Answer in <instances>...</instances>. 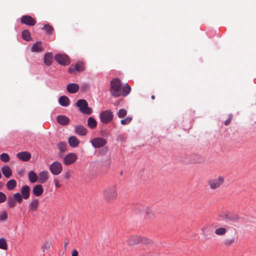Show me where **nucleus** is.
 <instances>
[{
	"label": "nucleus",
	"mask_w": 256,
	"mask_h": 256,
	"mask_svg": "<svg viewBox=\"0 0 256 256\" xmlns=\"http://www.w3.org/2000/svg\"><path fill=\"white\" fill-rule=\"evenodd\" d=\"M131 88L128 84L122 86L120 80L118 78H113L110 82V92L112 96L118 98L126 96L130 92Z\"/></svg>",
	"instance_id": "f257e3e1"
},
{
	"label": "nucleus",
	"mask_w": 256,
	"mask_h": 256,
	"mask_svg": "<svg viewBox=\"0 0 256 256\" xmlns=\"http://www.w3.org/2000/svg\"><path fill=\"white\" fill-rule=\"evenodd\" d=\"M104 199L107 202H113L117 198L118 196V186L116 184L110 185L102 191Z\"/></svg>",
	"instance_id": "f03ea898"
},
{
	"label": "nucleus",
	"mask_w": 256,
	"mask_h": 256,
	"mask_svg": "<svg viewBox=\"0 0 256 256\" xmlns=\"http://www.w3.org/2000/svg\"><path fill=\"white\" fill-rule=\"evenodd\" d=\"M225 178L222 176H218L213 178L210 179L208 184L212 190H215L220 188L224 182Z\"/></svg>",
	"instance_id": "7ed1b4c3"
},
{
	"label": "nucleus",
	"mask_w": 256,
	"mask_h": 256,
	"mask_svg": "<svg viewBox=\"0 0 256 256\" xmlns=\"http://www.w3.org/2000/svg\"><path fill=\"white\" fill-rule=\"evenodd\" d=\"M76 106L79 108L80 110L84 114H90L92 110L88 107L87 102L84 99H80L77 101Z\"/></svg>",
	"instance_id": "20e7f679"
},
{
	"label": "nucleus",
	"mask_w": 256,
	"mask_h": 256,
	"mask_svg": "<svg viewBox=\"0 0 256 256\" xmlns=\"http://www.w3.org/2000/svg\"><path fill=\"white\" fill-rule=\"evenodd\" d=\"M50 170L54 175H58L62 170V166L58 161L53 162L50 166Z\"/></svg>",
	"instance_id": "39448f33"
},
{
	"label": "nucleus",
	"mask_w": 256,
	"mask_h": 256,
	"mask_svg": "<svg viewBox=\"0 0 256 256\" xmlns=\"http://www.w3.org/2000/svg\"><path fill=\"white\" fill-rule=\"evenodd\" d=\"M113 118L112 112L109 110H106L102 112L100 114V119L104 124H108L110 122Z\"/></svg>",
	"instance_id": "423d86ee"
},
{
	"label": "nucleus",
	"mask_w": 256,
	"mask_h": 256,
	"mask_svg": "<svg viewBox=\"0 0 256 256\" xmlns=\"http://www.w3.org/2000/svg\"><path fill=\"white\" fill-rule=\"evenodd\" d=\"M55 60L56 62L62 65H68L70 62L69 58L64 54H58L55 56Z\"/></svg>",
	"instance_id": "0eeeda50"
},
{
	"label": "nucleus",
	"mask_w": 256,
	"mask_h": 256,
	"mask_svg": "<svg viewBox=\"0 0 256 256\" xmlns=\"http://www.w3.org/2000/svg\"><path fill=\"white\" fill-rule=\"evenodd\" d=\"M78 156L74 153H69L67 154L63 160V162L66 165H70L74 164L77 160Z\"/></svg>",
	"instance_id": "6e6552de"
},
{
	"label": "nucleus",
	"mask_w": 256,
	"mask_h": 256,
	"mask_svg": "<svg viewBox=\"0 0 256 256\" xmlns=\"http://www.w3.org/2000/svg\"><path fill=\"white\" fill-rule=\"evenodd\" d=\"M84 69V64L82 62H78L74 65H72L68 69L70 73L75 74L76 72H82Z\"/></svg>",
	"instance_id": "1a4fd4ad"
},
{
	"label": "nucleus",
	"mask_w": 256,
	"mask_h": 256,
	"mask_svg": "<svg viewBox=\"0 0 256 256\" xmlns=\"http://www.w3.org/2000/svg\"><path fill=\"white\" fill-rule=\"evenodd\" d=\"M92 146L95 148H100L106 144L105 139L102 138H96L91 140Z\"/></svg>",
	"instance_id": "9d476101"
},
{
	"label": "nucleus",
	"mask_w": 256,
	"mask_h": 256,
	"mask_svg": "<svg viewBox=\"0 0 256 256\" xmlns=\"http://www.w3.org/2000/svg\"><path fill=\"white\" fill-rule=\"evenodd\" d=\"M21 23L28 26H34L36 24V22L32 16L26 15L22 16L20 18Z\"/></svg>",
	"instance_id": "9b49d317"
},
{
	"label": "nucleus",
	"mask_w": 256,
	"mask_h": 256,
	"mask_svg": "<svg viewBox=\"0 0 256 256\" xmlns=\"http://www.w3.org/2000/svg\"><path fill=\"white\" fill-rule=\"evenodd\" d=\"M206 162L205 158L200 154H195L192 156L189 162L191 164H204Z\"/></svg>",
	"instance_id": "f8f14e48"
},
{
	"label": "nucleus",
	"mask_w": 256,
	"mask_h": 256,
	"mask_svg": "<svg viewBox=\"0 0 256 256\" xmlns=\"http://www.w3.org/2000/svg\"><path fill=\"white\" fill-rule=\"evenodd\" d=\"M31 154L28 152H22L16 154V157L22 161L28 162L31 158Z\"/></svg>",
	"instance_id": "ddd939ff"
},
{
	"label": "nucleus",
	"mask_w": 256,
	"mask_h": 256,
	"mask_svg": "<svg viewBox=\"0 0 256 256\" xmlns=\"http://www.w3.org/2000/svg\"><path fill=\"white\" fill-rule=\"evenodd\" d=\"M76 133L80 136H86L87 134L86 128L82 125H76L74 127Z\"/></svg>",
	"instance_id": "4468645a"
},
{
	"label": "nucleus",
	"mask_w": 256,
	"mask_h": 256,
	"mask_svg": "<svg viewBox=\"0 0 256 256\" xmlns=\"http://www.w3.org/2000/svg\"><path fill=\"white\" fill-rule=\"evenodd\" d=\"M38 176L39 182L44 183L48 178V172L47 170H43L38 174Z\"/></svg>",
	"instance_id": "2eb2a0df"
},
{
	"label": "nucleus",
	"mask_w": 256,
	"mask_h": 256,
	"mask_svg": "<svg viewBox=\"0 0 256 256\" xmlns=\"http://www.w3.org/2000/svg\"><path fill=\"white\" fill-rule=\"evenodd\" d=\"M140 236H132L128 240L130 246H134L140 243Z\"/></svg>",
	"instance_id": "dca6fc26"
},
{
	"label": "nucleus",
	"mask_w": 256,
	"mask_h": 256,
	"mask_svg": "<svg viewBox=\"0 0 256 256\" xmlns=\"http://www.w3.org/2000/svg\"><path fill=\"white\" fill-rule=\"evenodd\" d=\"M142 212L144 213L145 216L148 218L151 219L154 217V214L152 209L150 208L142 206Z\"/></svg>",
	"instance_id": "f3484780"
},
{
	"label": "nucleus",
	"mask_w": 256,
	"mask_h": 256,
	"mask_svg": "<svg viewBox=\"0 0 256 256\" xmlns=\"http://www.w3.org/2000/svg\"><path fill=\"white\" fill-rule=\"evenodd\" d=\"M22 196L24 200H27L29 198L30 195V188L27 185L23 186L20 190Z\"/></svg>",
	"instance_id": "a211bd4d"
},
{
	"label": "nucleus",
	"mask_w": 256,
	"mask_h": 256,
	"mask_svg": "<svg viewBox=\"0 0 256 256\" xmlns=\"http://www.w3.org/2000/svg\"><path fill=\"white\" fill-rule=\"evenodd\" d=\"M43 187L40 184L35 186L32 188V193L36 196H40L43 193Z\"/></svg>",
	"instance_id": "6ab92c4d"
},
{
	"label": "nucleus",
	"mask_w": 256,
	"mask_h": 256,
	"mask_svg": "<svg viewBox=\"0 0 256 256\" xmlns=\"http://www.w3.org/2000/svg\"><path fill=\"white\" fill-rule=\"evenodd\" d=\"M67 90L70 94H74L78 92L79 90V86L76 84H70L67 86Z\"/></svg>",
	"instance_id": "aec40b11"
},
{
	"label": "nucleus",
	"mask_w": 256,
	"mask_h": 256,
	"mask_svg": "<svg viewBox=\"0 0 256 256\" xmlns=\"http://www.w3.org/2000/svg\"><path fill=\"white\" fill-rule=\"evenodd\" d=\"M236 242V239L234 236L226 238L223 241L224 244L226 246H230L234 244Z\"/></svg>",
	"instance_id": "412c9836"
},
{
	"label": "nucleus",
	"mask_w": 256,
	"mask_h": 256,
	"mask_svg": "<svg viewBox=\"0 0 256 256\" xmlns=\"http://www.w3.org/2000/svg\"><path fill=\"white\" fill-rule=\"evenodd\" d=\"M68 142L70 146L76 148L78 146L80 141L75 136H72L69 138Z\"/></svg>",
	"instance_id": "4be33fe9"
},
{
	"label": "nucleus",
	"mask_w": 256,
	"mask_h": 256,
	"mask_svg": "<svg viewBox=\"0 0 256 256\" xmlns=\"http://www.w3.org/2000/svg\"><path fill=\"white\" fill-rule=\"evenodd\" d=\"M57 121L59 124L60 125H66L69 122L70 119L65 116H58L57 117Z\"/></svg>",
	"instance_id": "5701e85b"
},
{
	"label": "nucleus",
	"mask_w": 256,
	"mask_h": 256,
	"mask_svg": "<svg viewBox=\"0 0 256 256\" xmlns=\"http://www.w3.org/2000/svg\"><path fill=\"white\" fill-rule=\"evenodd\" d=\"M58 102L62 106H68L70 104V100L66 96H62L59 98Z\"/></svg>",
	"instance_id": "b1692460"
},
{
	"label": "nucleus",
	"mask_w": 256,
	"mask_h": 256,
	"mask_svg": "<svg viewBox=\"0 0 256 256\" xmlns=\"http://www.w3.org/2000/svg\"><path fill=\"white\" fill-rule=\"evenodd\" d=\"M39 201L38 199H34L32 200L29 204V210L36 211L38 206Z\"/></svg>",
	"instance_id": "393cba45"
},
{
	"label": "nucleus",
	"mask_w": 256,
	"mask_h": 256,
	"mask_svg": "<svg viewBox=\"0 0 256 256\" xmlns=\"http://www.w3.org/2000/svg\"><path fill=\"white\" fill-rule=\"evenodd\" d=\"M52 56L51 53H46L44 57V63L48 66L52 64Z\"/></svg>",
	"instance_id": "a878e982"
},
{
	"label": "nucleus",
	"mask_w": 256,
	"mask_h": 256,
	"mask_svg": "<svg viewBox=\"0 0 256 256\" xmlns=\"http://www.w3.org/2000/svg\"><path fill=\"white\" fill-rule=\"evenodd\" d=\"M3 174L6 178H8L12 175V171L8 166H4L2 168Z\"/></svg>",
	"instance_id": "bb28decb"
},
{
	"label": "nucleus",
	"mask_w": 256,
	"mask_h": 256,
	"mask_svg": "<svg viewBox=\"0 0 256 256\" xmlns=\"http://www.w3.org/2000/svg\"><path fill=\"white\" fill-rule=\"evenodd\" d=\"M6 186L8 190H12L16 187V182L14 179L10 180L6 182Z\"/></svg>",
	"instance_id": "cd10ccee"
},
{
	"label": "nucleus",
	"mask_w": 256,
	"mask_h": 256,
	"mask_svg": "<svg viewBox=\"0 0 256 256\" xmlns=\"http://www.w3.org/2000/svg\"><path fill=\"white\" fill-rule=\"evenodd\" d=\"M32 52H40L42 51V42H39L34 44L32 47Z\"/></svg>",
	"instance_id": "c85d7f7f"
},
{
	"label": "nucleus",
	"mask_w": 256,
	"mask_h": 256,
	"mask_svg": "<svg viewBox=\"0 0 256 256\" xmlns=\"http://www.w3.org/2000/svg\"><path fill=\"white\" fill-rule=\"evenodd\" d=\"M28 178L32 183H34L38 180V176L34 172L30 171L28 173Z\"/></svg>",
	"instance_id": "c756f323"
},
{
	"label": "nucleus",
	"mask_w": 256,
	"mask_h": 256,
	"mask_svg": "<svg viewBox=\"0 0 256 256\" xmlns=\"http://www.w3.org/2000/svg\"><path fill=\"white\" fill-rule=\"evenodd\" d=\"M97 122L92 117H90L88 120V126L92 129L94 128L96 126Z\"/></svg>",
	"instance_id": "7c9ffc66"
},
{
	"label": "nucleus",
	"mask_w": 256,
	"mask_h": 256,
	"mask_svg": "<svg viewBox=\"0 0 256 256\" xmlns=\"http://www.w3.org/2000/svg\"><path fill=\"white\" fill-rule=\"evenodd\" d=\"M57 146L60 151L64 152L66 151L67 144L66 142H61L57 144Z\"/></svg>",
	"instance_id": "2f4dec72"
},
{
	"label": "nucleus",
	"mask_w": 256,
	"mask_h": 256,
	"mask_svg": "<svg viewBox=\"0 0 256 256\" xmlns=\"http://www.w3.org/2000/svg\"><path fill=\"white\" fill-rule=\"evenodd\" d=\"M227 232V230L224 228H219L215 230V234L218 236H224Z\"/></svg>",
	"instance_id": "473e14b6"
},
{
	"label": "nucleus",
	"mask_w": 256,
	"mask_h": 256,
	"mask_svg": "<svg viewBox=\"0 0 256 256\" xmlns=\"http://www.w3.org/2000/svg\"><path fill=\"white\" fill-rule=\"evenodd\" d=\"M22 37L26 41H29L31 39L30 32L28 30H24L22 34Z\"/></svg>",
	"instance_id": "72a5a7b5"
},
{
	"label": "nucleus",
	"mask_w": 256,
	"mask_h": 256,
	"mask_svg": "<svg viewBox=\"0 0 256 256\" xmlns=\"http://www.w3.org/2000/svg\"><path fill=\"white\" fill-rule=\"evenodd\" d=\"M140 243L144 244H150L153 243L152 240L146 237L142 236H140Z\"/></svg>",
	"instance_id": "f704fd0d"
},
{
	"label": "nucleus",
	"mask_w": 256,
	"mask_h": 256,
	"mask_svg": "<svg viewBox=\"0 0 256 256\" xmlns=\"http://www.w3.org/2000/svg\"><path fill=\"white\" fill-rule=\"evenodd\" d=\"M7 203L8 207L10 208H14L16 205V201L14 200V198L11 196L8 197Z\"/></svg>",
	"instance_id": "c9c22d12"
},
{
	"label": "nucleus",
	"mask_w": 256,
	"mask_h": 256,
	"mask_svg": "<svg viewBox=\"0 0 256 256\" xmlns=\"http://www.w3.org/2000/svg\"><path fill=\"white\" fill-rule=\"evenodd\" d=\"M16 201V202H18V204H21L22 201V196L18 192L15 193L14 194L13 198Z\"/></svg>",
	"instance_id": "e433bc0d"
},
{
	"label": "nucleus",
	"mask_w": 256,
	"mask_h": 256,
	"mask_svg": "<svg viewBox=\"0 0 256 256\" xmlns=\"http://www.w3.org/2000/svg\"><path fill=\"white\" fill-rule=\"evenodd\" d=\"M0 248L4 250H6L8 248L7 242L4 238H0Z\"/></svg>",
	"instance_id": "4c0bfd02"
},
{
	"label": "nucleus",
	"mask_w": 256,
	"mask_h": 256,
	"mask_svg": "<svg viewBox=\"0 0 256 256\" xmlns=\"http://www.w3.org/2000/svg\"><path fill=\"white\" fill-rule=\"evenodd\" d=\"M0 160L2 161L7 162L10 160V156H9L6 154V153H2L0 155Z\"/></svg>",
	"instance_id": "58836bf2"
},
{
	"label": "nucleus",
	"mask_w": 256,
	"mask_h": 256,
	"mask_svg": "<svg viewBox=\"0 0 256 256\" xmlns=\"http://www.w3.org/2000/svg\"><path fill=\"white\" fill-rule=\"evenodd\" d=\"M127 114V111L124 109H120L118 113V116L120 118H122L126 116Z\"/></svg>",
	"instance_id": "ea45409f"
},
{
	"label": "nucleus",
	"mask_w": 256,
	"mask_h": 256,
	"mask_svg": "<svg viewBox=\"0 0 256 256\" xmlns=\"http://www.w3.org/2000/svg\"><path fill=\"white\" fill-rule=\"evenodd\" d=\"M44 28L48 34H52V32L54 31L53 27L48 24H45Z\"/></svg>",
	"instance_id": "a19ab883"
},
{
	"label": "nucleus",
	"mask_w": 256,
	"mask_h": 256,
	"mask_svg": "<svg viewBox=\"0 0 256 256\" xmlns=\"http://www.w3.org/2000/svg\"><path fill=\"white\" fill-rule=\"evenodd\" d=\"M132 120V118L130 116H128L126 118L122 120L120 123L122 125H126L129 124Z\"/></svg>",
	"instance_id": "79ce46f5"
},
{
	"label": "nucleus",
	"mask_w": 256,
	"mask_h": 256,
	"mask_svg": "<svg viewBox=\"0 0 256 256\" xmlns=\"http://www.w3.org/2000/svg\"><path fill=\"white\" fill-rule=\"evenodd\" d=\"M227 219L230 220H236L238 219V216L236 214H231L230 216H227Z\"/></svg>",
	"instance_id": "37998d69"
},
{
	"label": "nucleus",
	"mask_w": 256,
	"mask_h": 256,
	"mask_svg": "<svg viewBox=\"0 0 256 256\" xmlns=\"http://www.w3.org/2000/svg\"><path fill=\"white\" fill-rule=\"evenodd\" d=\"M8 218L6 212H3L0 214V220L2 221L6 220Z\"/></svg>",
	"instance_id": "c03bdc74"
},
{
	"label": "nucleus",
	"mask_w": 256,
	"mask_h": 256,
	"mask_svg": "<svg viewBox=\"0 0 256 256\" xmlns=\"http://www.w3.org/2000/svg\"><path fill=\"white\" fill-rule=\"evenodd\" d=\"M6 200V195L2 192H0V203L4 202Z\"/></svg>",
	"instance_id": "a18cd8bd"
},
{
	"label": "nucleus",
	"mask_w": 256,
	"mask_h": 256,
	"mask_svg": "<svg viewBox=\"0 0 256 256\" xmlns=\"http://www.w3.org/2000/svg\"><path fill=\"white\" fill-rule=\"evenodd\" d=\"M232 118V116L231 114H230L228 118L225 121L224 124L226 126L228 125L230 123Z\"/></svg>",
	"instance_id": "49530a36"
},
{
	"label": "nucleus",
	"mask_w": 256,
	"mask_h": 256,
	"mask_svg": "<svg viewBox=\"0 0 256 256\" xmlns=\"http://www.w3.org/2000/svg\"><path fill=\"white\" fill-rule=\"evenodd\" d=\"M54 182L56 187L60 188V184L58 180H54Z\"/></svg>",
	"instance_id": "de8ad7c7"
},
{
	"label": "nucleus",
	"mask_w": 256,
	"mask_h": 256,
	"mask_svg": "<svg viewBox=\"0 0 256 256\" xmlns=\"http://www.w3.org/2000/svg\"><path fill=\"white\" fill-rule=\"evenodd\" d=\"M78 256V251L76 250H74L72 251V256Z\"/></svg>",
	"instance_id": "09e8293b"
},
{
	"label": "nucleus",
	"mask_w": 256,
	"mask_h": 256,
	"mask_svg": "<svg viewBox=\"0 0 256 256\" xmlns=\"http://www.w3.org/2000/svg\"><path fill=\"white\" fill-rule=\"evenodd\" d=\"M70 176V174L69 172H68L66 174L65 178L67 179L69 178Z\"/></svg>",
	"instance_id": "8fccbe9b"
},
{
	"label": "nucleus",
	"mask_w": 256,
	"mask_h": 256,
	"mask_svg": "<svg viewBox=\"0 0 256 256\" xmlns=\"http://www.w3.org/2000/svg\"><path fill=\"white\" fill-rule=\"evenodd\" d=\"M140 256H148V254L146 253L142 254Z\"/></svg>",
	"instance_id": "3c124183"
},
{
	"label": "nucleus",
	"mask_w": 256,
	"mask_h": 256,
	"mask_svg": "<svg viewBox=\"0 0 256 256\" xmlns=\"http://www.w3.org/2000/svg\"><path fill=\"white\" fill-rule=\"evenodd\" d=\"M68 240H67L66 242H65V244H64V247L65 248L66 247V246L68 244Z\"/></svg>",
	"instance_id": "603ef678"
},
{
	"label": "nucleus",
	"mask_w": 256,
	"mask_h": 256,
	"mask_svg": "<svg viewBox=\"0 0 256 256\" xmlns=\"http://www.w3.org/2000/svg\"><path fill=\"white\" fill-rule=\"evenodd\" d=\"M151 98L152 100H154V98H155L154 96V95L152 96Z\"/></svg>",
	"instance_id": "864d4df0"
},
{
	"label": "nucleus",
	"mask_w": 256,
	"mask_h": 256,
	"mask_svg": "<svg viewBox=\"0 0 256 256\" xmlns=\"http://www.w3.org/2000/svg\"><path fill=\"white\" fill-rule=\"evenodd\" d=\"M50 244H48V246H46V247H48V248H50Z\"/></svg>",
	"instance_id": "5fc2aeb1"
},
{
	"label": "nucleus",
	"mask_w": 256,
	"mask_h": 256,
	"mask_svg": "<svg viewBox=\"0 0 256 256\" xmlns=\"http://www.w3.org/2000/svg\"><path fill=\"white\" fill-rule=\"evenodd\" d=\"M50 244H48V246H46V247H48V248H50Z\"/></svg>",
	"instance_id": "6e6d98bb"
}]
</instances>
